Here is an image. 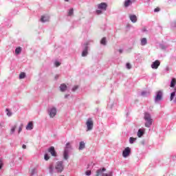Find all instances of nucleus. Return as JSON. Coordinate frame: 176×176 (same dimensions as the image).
Segmentation results:
<instances>
[{"label": "nucleus", "mask_w": 176, "mask_h": 176, "mask_svg": "<svg viewBox=\"0 0 176 176\" xmlns=\"http://www.w3.org/2000/svg\"><path fill=\"white\" fill-rule=\"evenodd\" d=\"M78 89H79V87L78 85H75L74 87H73L72 90V91H76V90H78Z\"/></svg>", "instance_id": "nucleus-34"}, {"label": "nucleus", "mask_w": 176, "mask_h": 176, "mask_svg": "<svg viewBox=\"0 0 176 176\" xmlns=\"http://www.w3.org/2000/svg\"><path fill=\"white\" fill-rule=\"evenodd\" d=\"M98 10H96V14H102V12H105L107 10V8H108V4L107 3H100L97 5Z\"/></svg>", "instance_id": "nucleus-4"}, {"label": "nucleus", "mask_w": 176, "mask_h": 176, "mask_svg": "<svg viewBox=\"0 0 176 176\" xmlns=\"http://www.w3.org/2000/svg\"><path fill=\"white\" fill-rule=\"evenodd\" d=\"M34 129V124L32 122H30L28 125L26 126V130L31 131Z\"/></svg>", "instance_id": "nucleus-18"}, {"label": "nucleus", "mask_w": 176, "mask_h": 176, "mask_svg": "<svg viewBox=\"0 0 176 176\" xmlns=\"http://www.w3.org/2000/svg\"><path fill=\"white\" fill-rule=\"evenodd\" d=\"M6 111L7 113V116H8V117H10V116H12V115H13V113H12V111H10V110H9V109H6Z\"/></svg>", "instance_id": "nucleus-30"}, {"label": "nucleus", "mask_w": 176, "mask_h": 176, "mask_svg": "<svg viewBox=\"0 0 176 176\" xmlns=\"http://www.w3.org/2000/svg\"><path fill=\"white\" fill-rule=\"evenodd\" d=\"M19 126V124L17 122H15L14 124L11 126L10 130V135H13L14 133H16V129H17Z\"/></svg>", "instance_id": "nucleus-10"}, {"label": "nucleus", "mask_w": 176, "mask_h": 176, "mask_svg": "<svg viewBox=\"0 0 176 176\" xmlns=\"http://www.w3.org/2000/svg\"><path fill=\"white\" fill-rule=\"evenodd\" d=\"M3 166V162L1 160H0V170L1 168H2Z\"/></svg>", "instance_id": "nucleus-40"}, {"label": "nucleus", "mask_w": 176, "mask_h": 176, "mask_svg": "<svg viewBox=\"0 0 176 176\" xmlns=\"http://www.w3.org/2000/svg\"><path fill=\"white\" fill-rule=\"evenodd\" d=\"M160 49H162V50H166V49H167L168 46L164 44H160Z\"/></svg>", "instance_id": "nucleus-26"}, {"label": "nucleus", "mask_w": 176, "mask_h": 176, "mask_svg": "<svg viewBox=\"0 0 176 176\" xmlns=\"http://www.w3.org/2000/svg\"><path fill=\"white\" fill-rule=\"evenodd\" d=\"M68 97H69V95H65V98H68Z\"/></svg>", "instance_id": "nucleus-44"}, {"label": "nucleus", "mask_w": 176, "mask_h": 176, "mask_svg": "<svg viewBox=\"0 0 176 176\" xmlns=\"http://www.w3.org/2000/svg\"><path fill=\"white\" fill-rule=\"evenodd\" d=\"M172 27H175V25H174V23H172Z\"/></svg>", "instance_id": "nucleus-46"}, {"label": "nucleus", "mask_w": 176, "mask_h": 176, "mask_svg": "<svg viewBox=\"0 0 176 176\" xmlns=\"http://www.w3.org/2000/svg\"><path fill=\"white\" fill-rule=\"evenodd\" d=\"M48 152H50V153H51L52 156H57V153H56V151L54 150V147H50L48 150Z\"/></svg>", "instance_id": "nucleus-15"}, {"label": "nucleus", "mask_w": 176, "mask_h": 176, "mask_svg": "<svg viewBox=\"0 0 176 176\" xmlns=\"http://www.w3.org/2000/svg\"><path fill=\"white\" fill-rule=\"evenodd\" d=\"M144 134H145V129L142 128V129H140L138 131V133L137 135L139 138H141V137H142L144 135Z\"/></svg>", "instance_id": "nucleus-13"}, {"label": "nucleus", "mask_w": 176, "mask_h": 176, "mask_svg": "<svg viewBox=\"0 0 176 176\" xmlns=\"http://www.w3.org/2000/svg\"><path fill=\"white\" fill-rule=\"evenodd\" d=\"M104 171H107V169L105 168H102V169H98L96 170V176H113L112 171L109 172L108 173H102Z\"/></svg>", "instance_id": "nucleus-5"}, {"label": "nucleus", "mask_w": 176, "mask_h": 176, "mask_svg": "<svg viewBox=\"0 0 176 176\" xmlns=\"http://www.w3.org/2000/svg\"><path fill=\"white\" fill-rule=\"evenodd\" d=\"M85 174H86V175H91V170H87L85 172Z\"/></svg>", "instance_id": "nucleus-39"}, {"label": "nucleus", "mask_w": 176, "mask_h": 176, "mask_svg": "<svg viewBox=\"0 0 176 176\" xmlns=\"http://www.w3.org/2000/svg\"><path fill=\"white\" fill-rule=\"evenodd\" d=\"M64 170V161H58L54 166L50 164L49 166L50 174H54V173H63Z\"/></svg>", "instance_id": "nucleus-1"}, {"label": "nucleus", "mask_w": 176, "mask_h": 176, "mask_svg": "<svg viewBox=\"0 0 176 176\" xmlns=\"http://www.w3.org/2000/svg\"><path fill=\"white\" fill-rule=\"evenodd\" d=\"M93 40H88L85 44H84V47H89V45L90 43H93Z\"/></svg>", "instance_id": "nucleus-25"}, {"label": "nucleus", "mask_w": 176, "mask_h": 176, "mask_svg": "<svg viewBox=\"0 0 176 176\" xmlns=\"http://www.w3.org/2000/svg\"><path fill=\"white\" fill-rule=\"evenodd\" d=\"M30 175H35V174L38 173V169L36 168H33L30 170Z\"/></svg>", "instance_id": "nucleus-20"}, {"label": "nucleus", "mask_w": 176, "mask_h": 176, "mask_svg": "<svg viewBox=\"0 0 176 176\" xmlns=\"http://www.w3.org/2000/svg\"><path fill=\"white\" fill-rule=\"evenodd\" d=\"M175 78H173L171 82H170V87H175Z\"/></svg>", "instance_id": "nucleus-29"}, {"label": "nucleus", "mask_w": 176, "mask_h": 176, "mask_svg": "<svg viewBox=\"0 0 176 176\" xmlns=\"http://www.w3.org/2000/svg\"><path fill=\"white\" fill-rule=\"evenodd\" d=\"M148 43V40H146V38H142L140 40V45L142 46H145Z\"/></svg>", "instance_id": "nucleus-19"}, {"label": "nucleus", "mask_w": 176, "mask_h": 176, "mask_svg": "<svg viewBox=\"0 0 176 176\" xmlns=\"http://www.w3.org/2000/svg\"><path fill=\"white\" fill-rule=\"evenodd\" d=\"M126 67L127 69H131V65L130 63H126Z\"/></svg>", "instance_id": "nucleus-38"}, {"label": "nucleus", "mask_w": 176, "mask_h": 176, "mask_svg": "<svg viewBox=\"0 0 176 176\" xmlns=\"http://www.w3.org/2000/svg\"><path fill=\"white\" fill-rule=\"evenodd\" d=\"M44 159H45V160L47 161L50 159V157H49V155L45 154Z\"/></svg>", "instance_id": "nucleus-37"}, {"label": "nucleus", "mask_w": 176, "mask_h": 176, "mask_svg": "<svg viewBox=\"0 0 176 176\" xmlns=\"http://www.w3.org/2000/svg\"><path fill=\"white\" fill-rule=\"evenodd\" d=\"M149 1H151V0H146V2H149Z\"/></svg>", "instance_id": "nucleus-47"}, {"label": "nucleus", "mask_w": 176, "mask_h": 176, "mask_svg": "<svg viewBox=\"0 0 176 176\" xmlns=\"http://www.w3.org/2000/svg\"><path fill=\"white\" fill-rule=\"evenodd\" d=\"M164 72L168 73L170 72V67L168 66H166L165 69H164Z\"/></svg>", "instance_id": "nucleus-36"}, {"label": "nucleus", "mask_w": 176, "mask_h": 176, "mask_svg": "<svg viewBox=\"0 0 176 176\" xmlns=\"http://www.w3.org/2000/svg\"><path fill=\"white\" fill-rule=\"evenodd\" d=\"M154 12H160V8H157L154 9Z\"/></svg>", "instance_id": "nucleus-41"}, {"label": "nucleus", "mask_w": 176, "mask_h": 176, "mask_svg": "<svg viewBox=\"0 0 176 176\" xmlns=\"http://www.w3.org/2000/svg\"><path fill=\"white\" fill-rule=\"evenodd\" d=\"M74 15V8H71L68 11V16H73Z\"/></svg>", "instance_id": "nucleus-31"}, {"label": "nucleus", "mask_w": 176, "mask_h": 176, "mask_svg": "<svg viewBox=\"0 0 176 176\" xmlns=\"http://www.w3.org/2000/svg\"><path fill=\"white\" fill-rule=\"evenodd\" d=\"M141 96H142V97H146V96H148V92L146 91H143L141 93Z\"/></svg>", "instance_id": "nucleus-33"}, {"label": "nucleus", "mask_w": 176, "mask_h": 176, "mask_svg": "<svg viewBox=\"0 0 176 176\" xmlns=\"http://www.w3.org/2000/svg\"><path fill=\"white\" fill-rule=\"evenodd\" d=\"M144 119L145 120L144 126L149 129L151 126H152V123H153V119H152V116L149 112H145L144 116Z\"/></svg>", "instance_id": "nucleus-2"}, {"label": "nucleus", "mask_w": 176, "mask_h": 176, "mask_svg": "<svg viewBox=\"0 0 176 176\" xmlns=\"http://www.w3.org/2000/svg\"><path fill=\"white\" fill-rule=\"evenodd\" d=\"M118 52H119V53L122 54V53H123V50H119Z\"/></svg>", "instance_id": "nucleus-43"}, {"label": "nucleus", "mask_w": 176, "mask_h": 176, "mask_svg": "<svg viewBox=\"0 0 176 176\" xmlns=\"http://www.w3.org/2000/svg\"><path fill=\"white\" fill-rule=\"evenodd\" d=\"M54 65L55 67H60V65H61V63L56 60L54 62Z\"/></svg>", "instance_id": "nucleus-35"}, {"label": "nucleus", "mask_w": 176, "mask_h": 176, "mask_svg": "<svg viewBox=\"0 0 176 176\" xmlns=\"http://www.w3.org/2000/svg\"><path fill=\"white\" fill-rule=\"evenodd\" d=\"M85 142H80L78 147L79 151H82L85 149Z\"/></svg>", "instance_id": "nucleus-22"}, {"label": "nucleus", "mask_w": 176, "mask_h": 176, "mask_svg": "<svg viewBox=\"0 0 176 176\" xmlns=\"http://www.w3.org/2000/svg\"><path fill=\"white\" fill-rule=\"evenodd\" d=\"M20 53H21V47H18L15 50V54H20Z\"/></svg>", "instance_id": "nucleus-28"}, {"label": "nucleus", "mask_w": 176, "mask_h": 176, "mask_svg": "<svg viewBox=\"0 0 176 176\" xmlns=\"http://www.w3.org/2000/svg\"><path fill=\"white\" fill-rule=\"evenodd\" d=\"M135 141H137V138H136L131 137L129 138V143L130 144H134V142H135Z\"/></svg>", "instance_id": "nucleus-27"}, {"label": "nucleus", "mask_w": 176, "mask_h": 176, "mask_svg": "<svg viewBox=\"0 0 176 176\" xmlns=\"http://www.w3.org/2000/svg\"><path fill=\"white\" fill-rule=\"evenodd\" d=\"M48 114L50 118H53L57 115V109L56 107H52L48 110Z\"/></svg>", "instance_id": "nucleus-8"}, {"label": "nucleus", "mask_w": 176, "mask_h": 176, "mask_svg": "<svg viewBox=\"0 0 176 176\" xmlns=\"http://www.w3.org/2000/svg\"><path fill=\"white\" fill-rule=\"evenodd\" d=\"M22 148L23 149H27V146L25 144H23Z\"/></svg>", "instance_id": "nucleus-42"}, {"label": "nucleus", "mask_w": 176, "mask_h": 176, "mask_svg": "<svg viewBox=\"0 0 176 176\" xmlns=\"http://www.w3.org/2000/svg\"><path fill=\"white\" fill-rule=\"evenodd\" d=\"M85 124L87 126V131H91V130H93V127L94 126L93 118H88Z\"/></svg>", "instance_id": "nucleus-6"}, {"label": "nucleus", "mask_w": 176, "mask_h": 176, "mask_svg": "<svg viewBox=\"0 0 176 176\" xmlns=\"http://www.w3.org/2000/svg\"><path fill=\"white\" fill-rule=\"evenodd\" d=\"M50 20V16H49L48 15H43L41 16L40 21H41V23H47V21H49Z\"/></svg>", "instance_id": "nucleus-12"}, {"label": "nucleus", "mask_w": 176, "mask_h": 176, "mask_svg": "<svg viewBox=\"0 0 176 176\" xmlns=\"http://www.w3.org/2000/svg\"><path fill=\"white\" fill-rule=\"evenodd\" d=\"M160 66V60H156L155 61L153 62L151 64V68L153 69H157Z\"/></svg>", "instance_id": "nucleus-11"}, {"label": "nucleus", "mask_w": 176, "mask_h": 176, "mask_svg": "<svg viewBox=\"0 0 176 176\" xmlns=\"http://www.w3.org/2000/svg\"><path fill=\"white\" fill-rule=\"evenodd\" d=\"M133 4V2L131 0H125L124 3V8H129V6H131V5Z\"/></svg>", "instance_id": "nucleus-17"}, {"label": "nucleus", "mask_w": 176, "mask_h": 176, "mask_svg": "<svg viewBox=\"0 0 176 176\" xmlns=\"http://www.w3.org/2000/svg\"><path fill=\"white\" fill-rule=\"evenodd\" d=\"M89 54V47H84L82 52V57H86Z\"/></svg>", "instance_id": "nucleus-14"}, {"label": "nucleus", "mask_w": 176, "mask_h": 176, "mask_svg": "<svg viewBox=\"0 0 176 176\" xmlns=\"http://www.w3.org/2000/svg\"><path fill=\"white\" fill-rule=\"evenodd\" d=\"M25 78V73L22 72L19 74V79H24Z\"/></svg>", "instance_id": "nucleus-32"}, {"label": "nucleus", "mask_w": 176, "mask_h": 176, "mask_svg": "<svg viewBox=\"0 0 176 176\" xmlns=\"http://www.w3.org/2000/svg\"><path fill=\"white\" fill-rule=\"evenodd\" d=\"M24 126V124L21 123L20 124V126H19L18 131H17V133L18 135L20 134V133H21V131H23V127Z\"/></svg>", "instance_id": "nucleus-23"}, {"label": "nucleus", "mask_w": 176, "mask_h": 176, "mask_svg": "<svg viewBox=\"0 0 176 176\" xmlns=\"http://www.w3.org/2000/svg\"><path fill=\"white\" fill-rule=\"evenodd\" d=\"M129 19L133 23H137V16L135 14H129Z\"/></svg>", "instance_id": "nucleus-16"}, {"label": "nucleus", "mask_w": 176, "mask_h": 176, "mask_svg": "<svg viewBox=\"0 0 176 176\" xmlns=\"http://www.w3.org/2000/svg\"><path fill=\"white\" fill-rule=\"evenodd\" d=\"M163 98V91L160 90L156 92V95L155 96L154 101L155 102H159V101H162Z\"/></svg>", "instance_id": "nucleus-7"}, {"label": "nucleus", "mask_w": 176, "mask_h": 176, "mask_svg": "<svg viewBox=\"0 0 176 176\" xmlns=\"http://www.w3.org/2000/svg\"><path fill=\"white\" fill-rule=\"evenodd\" d=\"M60 91H65L67 90V85L65 84H61L60 86Z\"/></svg>", "instance_id": "nucleus-21"}, {"label": "nucleus", "mask_w": 176, "mask_h": 176, "mask_svg": "<svg viewBox=\"0 0 176 176\" xmlns=\"http://www.w3.org/2000/svg\"><path fill=\"white\" fill-rule=\"evenodd\" d=\"M101 45H103L105 46L107 45V37H103L102 40L100 41Z\"/></svg>", "instance_id": "nucleus-24"}, {"label": "nucleus", "mask_w": 176, "mask_h": 176, "mask_svg": "<svg viewBox=\"0 0 176 176\" xmlns=\"http://www.w3.org/2000/svg\"><path fill=\"white\" fill-rule=\"evenodd\" d=\"M71 151H72V144H71V142H67L65 144L63 151V159L65 160H68V159H69V153Z\"/></svg>", "instance_id": "nucleus-3"}, {"label": "nucleus", "mask_w": 176, "mask_h": 176, "mask_svg": "<svg viewBox=\"0 0 176 176\" xmlns=\"http://www.w3.org/2000/svg\"><path fill=\"white\" fill-rule=\"evenodd\" d=\"M65 2H69V0H64Z\"/></svg>", "instance_id": "nucleus-45"}, {"label": "nucleus", "mask_w": 176, "mask_h": 176, "mask_svg": "<svg viewBox=\"0 0 176 176\" xmlns=\"http://www.w3.org/2000/svg\"><path fill=\"white\" fill-rule=\"evenodd\" d=\"M130 153H131V149L130 148V147H126L122 151V156L123 157H128V156H130Z\"/></svg>", "instance_id": "nucleus-9"}]
</instances>
